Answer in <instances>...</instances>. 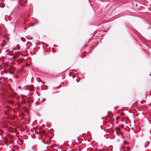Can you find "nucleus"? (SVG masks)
<instances>
[{
	"mask_svg": "<svg viewBox=\"0 0 151 151\" xmlns=\"http://www.w3.org/2000/svg\"><path fill=\"white\" fill-rule=\"evenodd\" d=\"M18 49V50L19 49V48L17 46L16 47H13L12 48V49L13 50H16V49Z\"/></svg>",
	"mask_w": 151,
	"mask_h": 151,
	"instance_id": "f257e3e1",
	"label": "nucleus"
},
{
	"mask_svg": "<svg viewBox=\"0 0 151 151\" xmlns=\"http://www.w3.org/2000/svg\"><path fill=\"white\" fill-rule=\"evenodd\" d=\"M21 40L23 42H25L26 41L25 39L23 37H21Z\"/></svg>",
	"mask_w": 151,
	"mask_h": 151,
	"instance_id": "f03ea898",
	"label": "nucleus"
},
{
	"mask_svg": "<svg viewBox=\"0 0 151 151\" xmlns=\"http://www.w3.org/2000/svg\"><path fill=\"white\" fill-rule=\"evenodd\" d=\"M9 50L8 49L6 50L5 52H9Z\"/></svg>",
	"mask_w": 151,
	"mask_h": 151,
	"instance_id": "7ed1b4c3",
	"label": "nucleus"
},
{
	"mask_svg": "<svg viewBox=\"0 0 151 151\" xmlns=\"http://www.w3.org/2000/svg\"><path fill=\"white\" fill-rule=\"evenodd\" d=\"M14 77L16 78H18V76H14Z\"/></svg>",
	"mask_w": 151,
	"mask_h": 151,
	"instance_id": "20e7f679",
	"label": "nucleus"
},
{
	"mask_svg": "<svg viewBox=\"0 0 151 151\" xmlns=\"http://www.w3.org/2000/svg\"><path fill=\"white\" fill-rule=\"evenodd\" d=\"M20 55V54H19V52H18L17 53V55Z\"/></svg>",
	"mask_w": 151,
	"mask_h": 151,
	"instance_id": "39448f33",
	"label": "nucleus"
},
{
	"mask_svg": "<svg viewBox=\"0 0 151 151\" xmlns=\"http://www.w3.org/2000/svg\"><path fill=\"white\" fill-rule=\"evenodd\" d=\"M45 98H44V99H43L42 101H45Z\"/></svg>",
	"mask_w": 151,
	"mask_h": 151,
	"instance_id": "423d86ee",
	"label": "nucleus"
},
{
	"mask_svg": "<svg viewBox=\"0 0 151 151\" xmlns=\"http://www.w3.org/2000/svg\"><path fill=\"white\" fill-rule=\"evenodd\" d=\"M42 142L44 144H45V142L44 141H43V140H42Z\"/></svg>",
	"mask_w": 151,
	"mask_h": 151,
	"instance_id": "0eeeda50",
	"label": "nucleus"
},
{
	"mask_svg": "<svg viewBox=\"0 0 151 151\" xmlns=\"http://www.w3.org/2000/svg\"><path fill=\"white\" fill-rule=\"evenodd\" d=\"M19 88H20V89L21 88V87H20V86L19 87Z\"/></svg>",
	"mask_w": 151,
	"mask_h": 151,
	"instance_id": "6e6552de",
	"label": "nucleus"
},
{
	"mask_svg": "<svg viewBox=\"0 0 151 151\" xmlns=\"http://www.w3.org/2000/svg\"><path fill=\"white\" fill-rule=\"evenodd\" d=\"M5 114H7V113L6 112Z\"/></svg>",
	"mask_w": 151,
	"mask_h": 151,
	"instance_id": "1a4fd4ad",
	"label": "nucleus"
},
{
	"mask_svg": "<svg viewBox=\"0 0 151 151\" xmlns=\"http://www.w3.org/2000/svg\"><path fill=\"white\" fill-rule=\"evenodd\" d=\"M104 118V117H102V119H103Z\"/></svg>",
	"mask_w": 151,
	"mask_h": 151,
	"instance_id": "9d476101",
	"label": "nucleus"
},
{
	"mask_svg": "<svg viewBox=\"0 0 151 151\" xmlns=\"http://www.w3.org/2000/svg\"><path fill=\"white\" fill-rule=\"evenodd\" d=\"M7 55H9V54H7Z\"/></svg>",
	"mask_w": 151,
	"mask_h": 151,
	"instance_id": "9b49d317",
	"label": "nucleus"
}]
</instances>
